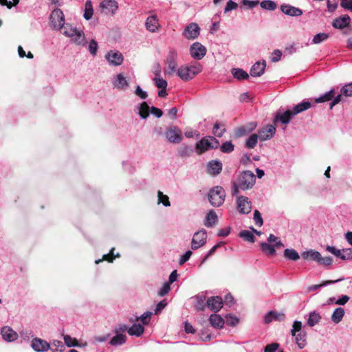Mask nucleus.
<instances>
[{
    "instance_id": "16",
    "label": "nucleus",
    "mask_w": 352,
    "mask_h": 352,
    "mask_svg": "<svg viewBox=\"0 0 352 352\" xmlns=\"http://www.w3.org/2000/svg\"><path fill=\"white\" fill-rule=\"evenodd\" d=\"M100 8L104 10L106 14H115L118 8V3L115 0H102L100 3Z\"/></svg>"
},
{
    "instance_id": "17",
    "label": "nucleus",
    "mask_w": 352,
    "mask_h": 352,
    "mask_svg": "<svg viewBox=\"0 0 352 352\" xmlns=\"http://www.w3.org/2000/svg\"><path fill=\"white\" fill-rule=\"evenodd\" d=\"M206 304L211 311L217 312L222 307L223 300L220 296H212L207 300Z\"/></svg>"
},
{
    "instance_id": "36",
    "label": "nucleus",
    "mask_w": 352,
    "mask_h": 352,
    "mask_svg": "<svg viewBox=\"0 0 352 352\" xmlns=\"http://www.w3.org/2000/svg\"><path fill=\"white\" fill-rule=\"evenodd\" d=\"M144 331V327L140 324H135L128 329V333L131 336H140Z\"/></svg>"
},
{
    "instance_id": "6",
    "label": "nucleus",
    "mask_w": 352,
    "mask_h": 352,
    "mask_svg": "<svg viewBox=\"0 0 352 352\" xmlns=\"http://www.w3.org/2000/svg\"><path fill=\"white\" fill-rule=\"evenodd\" d=\"M207 232L204 229L195 232L191 241V249L195 250L203 247L207 242Z\"/></svg>"
},
{
    "instance_id": "32",
    "label": "nucleus",
    "mask_w": 352,
    "mask_h": 352,
    "mask_svg": "<svg viewBox=\"0 0 352 352\" xmlns=\"http://www.w3.org/2000/svg\"><path fill=\"white\" fill-rule=\"evenodd\" d=\"M295 337V340L296 344L298 346L300 349H303L306 345V337L307 333L304 331H300V333H296V336H293Z\"/></svg>"
},
{
    "instance_id": "42",
    "label": "nucleus",
    "mask_w": 352,
    "mask_h": 352,
    "mask_svg": "<svg viewBox=\"0 0 352 352\" xmlns=\"http://www.w3.org/2000/svg\"><path fill=\"white\" fill-rule=\"evenodd\" d=\"M335 91L331 89L329 91L324 94L322 96L315 99L316 103H320L331 100L334 97Z\"/></svg>"
},
{
    "instance_id": "11",
    "label": "nucleus",
    "mask_w": 352,
    "mask_h": 352,
    "mask_svg": "<svg viewBox=\"0 0 352 352\" xmlns=\"http://www.w3.org/2000/svg\"><path fill=\"white\" fill-rule=\"evenodd\" d=\"M200 28L195 23H191L186 27L183 36L187 39H195L199 35Z\"/></svg>"
},
{
    "instance_id": "2",
    "label": "nucleus",
    "mask_w": 352,
    "mask_h": 352,
    "mask_svg": "<svg viewBox=\"0 0 352 352\" xmlns=\"http://www.w3.org/2000/svg\"><path fill=\"white\" fill-rule=\"evenodd\" d=\"M202 71V66L200 63L190 65L181 66L177 70V75L183 80L188 81L192 79L196 75Z\"/></svg>"
},
{
    "instance_id": "59",
    "label": "nucleus",
    "mask_w": 352,
    "mask_h": 352,
    "mask_svg": "<svg viewBox=\"0 0 352 352\" xmlns=\"http://www.w3.org/2000/svg\"><path fill=\"white\" fill-rule=\"evenodd\" d=\"M153 80L157 87L160 89H166L168 83L166 80H164L162 78L155 77L153 78Z\"/></svg>"
},
{
    "instance_id": "64",
    "label": "nucleus",
    "mask_w": 352,
    "mask_h": 352,
    "mask_svg": "<svg viewBox=\"0 0 352 352\" xmlns=\"http://www.w3.org/2000/svg\"><path fill=\"white\" fill-rule=\"evenodd\" d=\"M333 263V259L331 256H326V257H322L321 255H320V259H319V261H318V264L319 265H325V266H329L332 264Z\"/></svg>"
},
{
    "instance_id": "62",
    "label": "nucleus",
    "mask_w": 352,
    "mask_h": 352,
    "mask_svg": "<svg viewBox=\"0 0 352 352\" xmlns=\"http://www.w3.org/2000/svg\"><path fill=\"white\" fill-rule=\"evenodd\" d=\"M254 221L256 225L258 226H261L263 224V221L261 217L260 212L257 210H255L254 212Z\"/></svg>"
},
{
    "instance_id": "49",
    "label": "nucleus",
    "mask_w": 352,
    "mask_h": 352,
    "mask_svg": "<svg viewBox=\"0 0 352 352\" xmlns=\"http://www.w3.org/2000/svg\"><path fill=\"white\" fill-rule=\"evenodd\" d=\"M260 5L263 9L268 10H274L277 8L276 3L271 0L263 1L262 2H261Z\"/></svg>"
},
{
    "instance_id": "41",
    "label": "nucleus",
    "mask_w": 352,
    "mask_h": 352,
    "mask_svg": "<svg viewBox=\"0 0 352 352\" xmlns=\"http://www.w3.org/2000/svg\"><path fill=\"white\" fill-rule=\"evenodd\" d=\"M232 74L238 80L246 79L248 78V74L242 69L234 68L232 69Z\"/></svg>"
},
{
    "instance_id": "46",
    "label": "nucleus",
    "mask_w": 352,
    "mask_h": 352,
    "mask_svg": "<svg viewBox=\"0 0 352 352\" xmlns=\"http://www.w3.org/2000/svg\"><path fill=\"white\" fill-rule=\"evenodd\" d=\"M225 131H226V128L223 124H221L218 122H216L214 124V125L213 126L212 133L215 136L220 138L223 135V134L225 133Z\"/></svg>"
},
{
    "instance_id": "3",
    "label": "nucleus",
    "mask_w": 352,
    "mask_h": 352,
    "mask_svg": "<svg viewBox=\"0 0 352 352\" xmlns=\"http://www.w3.org/2000/svg\"><path fill=\"white\" fill-rule=\"evenodd\" d=\"M208 197L209 202L212 206L219 207L224 202L226 192L223 187L216 186L209 190Z\"/></svg>"
},
{
    "instance_id": "34",
    "label": "nucleus",
    "mask_w": 352,
    "mask_h": 352,
    "mask_svg": "<svg viewBox=\"0 0 352 352\" xmlns=\"http://www.w3.org/2000/svg\"><path fill=\"white\" fill-rule=\"evenodd\" d=\"M344 316V309L342 307L336 308L331 315V320L335 324H338Z\"/></svg>"
},
{
    "instance_id": "21",
    "label": "nucleus",
    "mask_w": 352,
    "mask_h": 352,
    "mask_svg": "<svg viewBox=\"0 0 352 352\" xmlns=\"http://www.w3.org/2000/svg\"><path fill=\"white\" fill-rule=\"evenodd\" d=\"M145 26L146 30L151 32L158 31L160 23L157 16L152 15L148 16L146 20Z\"/></svg>"
},
{
    "instance_id": "44",
    "label": "nucleus",
    "mask_w": 352,
    "mask_h": 352,
    "mask_svg": "<svg viewBox=\"0 0 352 352\" xmlns=\"http://www.w3.org/2000/svg\"><path fill=\"white\" fill-rule=\"evenodd\" d=\"M284 256L291 261H296L300 258L298 253L294 249H285Z\"/></svg>"
},
{
    "instance_id": "60",
    "label": "nucleus",
    "mask_w": 352,
    "mask_h": 352,
    "mask_svg": "<svg viewBox=\"0 0 352 352\" xmlns=\"http://www.w3.org/2000/svg\"><path fill=\"white\" fill-rule=\"evenodd\" d=\"M302 329V322L300 321H294L292 324V329H291L292 336H296V333H300Z\"/></svg>"
},
{
    "instance_id": "9",
    "label": "nucleus",
    "mask_w": 352,
    "mask_h": 352,
    "mask_svg": "<svg viewBox=\"0 0 352 352\" xmlns=\"http://www.w3.org/2000/svg\"><path fill=\"white\" fill-rule=\"evenodd\" d=\"M237 209L241 214H248L252 210V202L248 197L239 196L236 199Z\"/></svg>"
},
{
    "instance_id": "47",
    "label": "nucleus",
    "mask_w": 352,
    "mask_h": 352,
    "mask_svg": "<svg viewBox=\"0 0 352 352\" xmlns=\"http://www.w3.org/2000/svg\"><path fill=\"white\" fill-rule=\"evenodd\" d=\"M267 243L270 244L274 243L273 245H274L276 249H280L284 246L281 241L272 234H270L267 238Z\"/></svg>"
},
{
    "instance_id": "18",
    "label": "nucleus",
    "mask_w": 352,
    "mask_h": 352,
    "mask_svg": "<svg viewBox=\"0 0 352 352\" xmlns=\"http://www.w3.org/2000/svg\"><path fill=\"white\" fill-rule=\"evenodd\" d=\"M222 170V164L219 160H211L208 163L207 172L212 176L218 175Z\"/></svg>"
},
{
    "instance_id": "19",
    "label": "nucleus",
    "mask_w": 352,
    "mask_h": 352,
    "mask_svg": "<svg viewBox=\"0 0 352 352\" xmlns=\"http://www.w3.org/2000/svg\"><path fill=\"white\" fill-rule=\"evenodd\" d=\"M280 9L285 14L291 16H300L302 14V10L288 4L281 5Z\"/></svg>"
},
{
    "instance_id": "10",
    "label": "nucleus",
    "mask_w": 352,
    "mask_h": 352,
    "mask_svg": "<svg viewBox=\"0 0 352 352\" xmlns=\"http://www.w3.org/2000/svg\"><path fill=\"white\" fill-rule=\"evenodd\" d=\"M191 56L197 60H201L206 54V47L200 43H194L190 47Z\"/></svg>"
},
{
    "instance_id": "50",
    "label": "nucleus",
    "mask_w": 352,
    "mask_h": 352,
    "mask_svg": "<svg viewBox=\"0 0 352 352\" xmlns=\"http://www.w3.org/2000/svg\"><path fill=\"white\" fill-rule=\"evenodd\" d=\"M50 349H51L52 352H63L65 350V345L60 341L54 340Z\"/></svg>"
},
{
    "instance_id": "8",
    "label": "nucleus",
    "mask_w": 352,
    "mask_h": 352,
    "mask_svg": "<svg viewBox=\"0 0 352 352\" xmlns=\"http://www.w3.org/2000/svg\"><path fill=\"white\" fill-rule=\"evenodd\" d=\"M165 136L170 143L178 144L182 140V131L175 126L168 128L165 133Z\"/></svg>"
},
{
    "instance_id": "38",
    "label": "nucleus",
    "mask_w": 352,
    "mask_h": 352,
    "mask_svg": "<svg viewBox=\"0 0 352 352\" xmlns=\"http://www.w3.org/2000/svg\"><path fill=\"white\" fill-rule=\"evenodd\" d=\"M320 315L316 311H312L309 313V318L307 320V324L309 327H312L317 324L320 321Z\"/></svg>"
},
{
    "instance_id": "31",
    "label": "nucleus",
    "mask_w": 352,
    "mask_h": 352,
    "mask_svg": "<svg viewBox=\"0 0 352 352\" xmlns=\"http://www.w3.org/2000/svg\"><path fill=\"white\" fill-rule=\"evenodd\" d=\"M302 256L304 259H310L318 263L319 259H320V253L318 251L311 250L309 251L304 252L302 254Z\"/></svg>"
},
{
    "instance_id": "52",
    "label": "nucleus",
    "mask_w": 352,
    "mask_h": 352,
    "mask_svg": "<svg viewBox=\"0 0 352 352\" xmlns=\"http://www.w3.org/2000/svg\"><path fill=\"white\" fill-rule=\"evenodd\" d=\"M197 304L195 305V309L198 311L204 310L205 308L206 297L204 295H198L196 297Z\"/></svg>"
},
{
    "instance_id": "23",
    "label": "nucleus",
    "mask_w": 352,
    "mask_h": 352,
    "mask_svg": "<svg viewBox=\"0 0 352 352\" xmlns=\"http://www.w3.org/2000/svg\"><path fill=\"white\" fill-rule=\"evenodd\" d=\"M1 333L3 340L8 342H12L18 338L17 333L7 326L1 329Z\"/></svg>"
},
{
    "instance_id": "4",
    "label": "nucleus",
    "mask_w": 352,
    "mask_h": 352,
    "mask_svg": "<svg viewBox=\"0 0 352 352\" xmlns=\"http://www.w3.org/2000/svg\"><path fill=\"white\" fill-rule=\"evenodd\" d=\"M219 146V142L215 138H204L196 144V152L197 154H201L209 149L217 148Z\"/></svg>"
},
{
    "instance_id": "58",
    "label": "nucleus",
    "mask_w": 352,
    "mask_h": 352,
    "mask_svg": "<svg viewBox=\"0 0 352 352\" xmlns=\"http://www.w3.org/2000/svg\"><path fill=\"white\" fill-rule=\"evenodd\" d=\"M341 259L351 260L352 259V248H345L341 250Z\"/></svg>"
},
{
    "instance_id": "39",
    "label": "nucleus",
    "mask_w": 352,
    "mask_h": 352,
    "mask_svg": "<svg viewBox=\"0 0 352 352\" xmlns=\"http://www.w3.org/2000/svg\"><path fill=\"white\" fill-rule=\"evenodd\" d=\"M193 153V148L191 146L183 145L178 149V154L182 157H190Z\"/></svg>"
},
{
    "instance_id": "43",
    "label": "nucleus",
    "mask_w": 352,
    "mask_h": 352,
    "mask_svg": "<svg viewBox=\"0 0 352 352\" xmlns=\"http://www.w3.org/2000/svg\"><path fill=\"white\" fill-rule=\"evenodd\" d=\"M94 13V9L91 1L87 0L85 5V12L83 14L84 18L86 20L91 19Z\"/></svg>"
},
{
    "instance_id": "37",
    "label": "nucleus",
    "mask_w": 352,
    "mask_h": 352,
    "mask_svg": "<svg viewBox=\"0 0 352 352\" xmlns=\"http://www.w3.org/2000/svg\"><path fill=\"white\" fill-rule=\"evenodd\" d=\"M276 247L267 242H263L261 243V250L267 255H274L276 254Z\"/></svg>"
},
{
    "instance_id": "24",
    "label": "nucleus",
    "mask_w": 352,
    "mask_h": 352,
    "mask_svg": "<svg viewBox=\"0 0 352 352\" xmlns=\"http://www.w3.org/2000/svg\"><path fill=\"white\" fill-rule=\"evenodd\" d=\"M256 123H250L247 126H241L234 131V135L236 138L243 137L252 131L256 128Z\"/></svg>"
},
{
    "instance_id": "5",
    "label": "nucleus",
    "mask_w": 352,
    "mask_h": 352,
    "mask_svg": "<svg viewBox=\"0 0 352 352\" xmlns=\"http://www.w3.org/2000/svg\"><path fill=\"white\" fill-rule=\"evenodd\" d=\"M177 52L175 49H170L165 60L166 67L164 69V74L169 76L173 75L177 67Z\"/></svg>"
},
{
    "instance_id": "25",
    "label": "nucleus",
    "mask_w": 352,
    "mask_h": 352,
    "mask_svg": "<svg viewBox=\"0 0 352 352\" xmlns=\"http://www.w3.org/2000/svg\"><path fill=\"white\" fill-rule=\"evenodd\" d=\"M285 316L284 314L270 311L267 312L264 316V322L268 324L272 322L274 320L281 321L285 319Z\"/></svg>"
},
{
    "instance_id": "54",
    "label": "nucleus",
    "mask_w": 352,
    "mask_h": 352,
    "mask_svg": "<svg viewBox=\"0 0 352 352\" xmlns=\"http://www.w3.org/2000/svg\"><path fill=\"white\" fill-rule=\"evenodd\" d=\"M239 236L248 242H254V236L253 233L249 230L241 231Z\"/></svg>"
},
{
    "instance_id": "27",
    "label": "nucleus",
    "mask_w": 352,
    "mask_h": 352,
    "mask_svg": "<svg viewBox=\"0 0 352 352\" xmlns=\"http://www.w3.org/2000/svg\"><path fill=\"white\" fill-rule=\"evenodd\" d=\"M218 221L217 215L214 210H210L206 217L204 225L208 228L214 226Z\"/></svg>"
},
{
    "instance_id": "15",
    "label": "nucleus",
    "mask_w": 352,
    "mask_h": 352,
    "mask_svg": "<svg viewBox=\"0 0 352 352\" xmlns=\"http://www.w3.org/2000/svg\"><path fill=\"white\" fill-rule=\"evenodd\" d=\"M106 59L108 62L114 66L120 65L123 62V56L119 52L110 51L109 52L106 56Z\"/></svg>"
},
{
    "instance_id": "63",
    "label": "nucleus",
    "mask_w": 352,
    "mask_h": 352,
    "mask_svg": "<svg viewBox=\"0 0 352 352\" xmlns=\"http://www.w3.org/2000/svg\"><path fill=\"white\" fill-rule=\"evenodd\" d=\"M97 50L98 43L94 39H92L89 45V52L91 55L95 56L97 53Z\"/></svg>"
},
{
    "instance_id": "13",
    "label": "nucleus",
    "mask_w": 352,
    "mask_h": 352,
    "mask_svg": "<svg viewBox=\"0 0 352 352\" xmlns=\"http://www.w3.org/2000/svg\"><path fill=\"white\" fill-rule=\"evenodd\" d=\"M112 84L114 88L120 90H126L129 87V82L123 74H118L113 79Z\"/></svg>"
},
{
    "instance_id": "61",
    "label": "nucleus",
    "mask_w": 352,
    "mask_h": 352,
    "mask_svg": "<svg viewBox=\"0 0 352 352\" xmlns=\"http://www.w3.org/2000/svg\"><path fill=\"white\" fill-rule=\"evenodd\" d=\"M237 8H238V4L236 2H234L232 0H229L227 2L226 7L224 8V12L228 13L233 10H236Z\"/></svg>"
},
{
    "instance_id": "26",
    "label": "nucleus",
    "mask_w": 352,
    "mask_h": 352,
    "mask_svg": "<svg viewBox=\"0 0 352 352\" xmlns=\"http://www.w3.org/2000/svg\"><path fill=\"white\" fill-rule=\"evenodd\" d=\"M265 65V61L256 63L250 69V75L254 77L261 76L264 73Z\"/></svg>"
},
{
    "instance_id": "7",
    "label": "nucleus",
    "mask_w": 352,
    "mask_h": 352,
    "mask_svg": "<svg viewBox=\"0 0 352 352\" xmlns=\"http://www.w3.org/2000/svg\"><path fill=\"white\" fill-rule=\"evenodd\" d=\"M50 20L54 29H61V27L65 24V16L63 11L58 8L54 10L50 14Z\"/></svg>"
},
{
    "instance_id": "45",
    "label": "nucleus",
    "mask_w": 352,
    "mask_h": 352,
    "mask_svg": "<svg viewBox=\"0 0 352 352\" xmlns=\"http://www.w3.org/2000/svg\"><path fill=\"white\" fill-rule=\"evenodd\" d=\"M259 137L257 134H252L245 142V146L248 148H253L256 146Z\"/></svg>"
},
{
    "instance_id": "53",
    "label": "nucleus",
    "mask_w": 352,
    "mask_h": 352,
    "mask_svg": "<svg viewBox=\"0 0 352 352\" xmlns=\"http://www.w3.org/2000/svg\"><path fill=\"white\" fill-rule=\"evenodd\" d=\"M342 95L346 97L352 96V82L344 85L340 89Z\"/></svg>"
},
{
    "instance_id": "35",
    "label": "nucleus",
    "mask_w": 352,
    "mask_h": 352,
    "mask_svg": "<svg viewBox=\"0 0 352 352\" xmlns=\"http://www.w3.org/2000/svg\"><path fill=\"white\" fill-rule=\"evenodd\" d=\"M126 336L122 333H117L116 336H113L109 344L112 346H120L126 342Z\"/></svg>"
},
{
    "instance_id": "51",
    "label": "nucleus",
    "mask_w": 352,
    "mask_h": 352,
    "mask_svg": "<svg viewBox=\"0 0 352 352\" xmlns=\"http://www.w3.org/2000/svg\"><path fill=\"white\" fill-rule=\"evenodd\" d=\"M329 38V34L327 33H318L316 34L312 40V43L314 44H319Z\"/></svg>"
},
{
    "instance_id": "28",
    "label": "nucleus",
    "mask_w": 352,
    "mask_h": 352,
    "mask_svg": "<svg viewBox=\"0 0 352 352\" xmlns=\"http://www.w3.org/2000/svg\"><path fill=\"white\" fill-rule=\"evenodd\" d=\"M72 41L78 45H85L86 44V38L83 31L77 30L73 36L71 37Z\"/></svg>"
},
{
    "instance_id": "40",
    "label": "nucleus",
    "mask_w": 352,
    "mask_h": 352,
    "mask_svg": "<svg viewBox=\"0 0 352 352\" xmlns=\"http://www.w3.org/2000/svg\"><path fill=\"white\" fill-rule=\"evenodd\" d=\"M58 30L60 31V32L66 36L71 38L77 31V29L72 28L69 24L67 23L65 25L64 24L61 27V29H58Z\"/></svg>"
},
{
    "instance_id": "14",
    "label": "nucleus",
    "mask_w": 352,
    "mask_h": 352,
    "mask_svg": "<svg viewBox=\"0 0 352 352\" xmlns=\"http://www.w3.org/2000/svg\"><path fill=\"white\" fill-rule=\"evenodd\" d=\"M31 346L36 352H45L50 348V345L47 341L38 338L32 339Z\"/></svg>"
},
{
    "instance_id": "12",
    "label": "nucleus",
    "mask_w": 352,
    "mask_h": 352,
    "mask_svg": "<svg viewBox=\"0 0 352 352\" xmlns=\"http://www.w3.org/2000/svg\"><path fill=\"white\" fill-rule=\"evenodd\" d=\"M276 133V126L273 124H268L258 131V136L261 141H265L271 139Z\"/></svg>"
},
{
    "instance_id": "57",
    "label": "nucleus",
    "mask_w": 352,
    "mask_h": 352,
    "mask_svg": "<svg viewBox=\"0 0 352 352\" xmlns=\"http://www.w3.org/2000/svg\"><path fill=\"white\" fill-rule=\"evenodd\" d=\"M234 148V144L230 141L223 143L221 146V151L223 153H231L232 151H233Z\"/></svg>"
},
{
    "instance_id": "20",
    "label": "nucleus",
    "mask_w": 352,
    "mask_h": 352,
    "mask_svg": "<svg viewBox=\"0 0 352 352\" xmlns=\"http://www.w3.org/2000/svg\"><path fill=\"white\" fill-rule=\"evenodd\" d=\"M293 116H294V115H293L292 110L289 109L287 110L284 113L278 112L274 117V122L275 124L280 122L284 124H287L289 123Z\"/></svg>"
},
{
    "instance_id": "33",
    "label": "nucleus",
    "mask_w": 352,
    "mask_h": 352,
    "mask_svg": "<svg viewBox=\"0 0 352 352\" xmlns=\"http://www.w3.org/2000/svg\"><path fill=\"white\" fill-rule=\"evenodd\" d=\"M136 108L138 109V114L141 118L146 119L148 117L150 107L146 102H143Z\"/></svg>"
},
{
    "instance_id": "56",
    "label": "nucleus",
    "mask_w": 352,
    "mask_h": 352,
    "mask_svg": "<svg viewBox=\"0 0 352 352\" xmlns=\"http://www.w3.org/2000/svg\"><path fill=\"white\" fill-rule=\"evenodd\" d=\"M157 197H158V204L162 203L164 206H170V203L168 199V197L167 195H165L162 193L161 191L157 192Z\"/></svg>"
},
{
    "instance_id": "30",
    "label": "nucleus",
    "mask_w": 352,
    "mask_h": 352,
    "mask_svg": "<svg viewBox=\"0 0 352 352\" xmlns=\"http://www.w3.org/2000/svg\"><path fill=\"white\" fill-rule=\"evenodd\" d=\"M311 107V102L309 101H304L296 104L292 110L293 115L296 116L304 111L309 109Z\"/></svg>"
},
{
    "instance_id": "55",
    "label": "nucleus",
    "mask_w": 352,
    "mask_h": 352,
    "mask_svg": "<svg viewBox=\"0 0 352 352\" xmlns=\"http://www.w3.org/2000/svg\"><path fill=\"white\" fill-rule=\"evenodd\" d=\"M65 344L68 347L78 346V340L76 338H72L69 335H65L63 337Z\"/></svg>"
},
{
    "instance_id": "1",
    "label": "nucleus",
    "mask_w": 352,
    "mask_h": 352,
    "mask_svg": "<svg viewBox=\"0 0 352 352\" xmlns=\"http://www.w3.org/2000/svg\"><path fill=\"white\" fill-rule=\"evenodd\" d=\"M256 181L254 174L250 170H244L238 175L237 179L232 183V195H236L239 190H246L252 188Z\"/></svg>"
},
{
    "instance_id": "29",
    "label": "nucleus",
    "mask_w": 352,
    "mask_h": 352,
    "mask_svg": "<svg viewBox=\"0 0 352 352\" xmlns=\"http://www.w3.org/2000/svg\"><path fill=\"white\" fill-rule=\"evenodd\" d=\"M210 324L217 329L222 328L224 325V320L217 314H211L209 318Z\"/></svg>"
},
{
    "instance_id": "22",
    "label": "nucleus",
    "mask_w": 352,
    "mask_h": 352,
    "mask_svg": "<svg viewBox=\"0 0 352 352\" xmlns=\"http://www.w3.org/2000/svg\"><path fill=\"white\" fill-rule=\"evenodd\" d=\"M350 21V16L348 14H344L335 19L332 23V25L336 29H343L349 25Z\"/></svg>"
},
{
    "instance_id": "48",
    "label": "nucleus",
    "mask_w": 352,
    "mask_h": 352,
    "mask_svg": "<svg viewBox=\"0 0 352 352\" xmlns=\"http://www.w3.org/2000/svg\"><path fill=\"white\" fill-rule=\"evenodd\" d=\"M343 280H344V278H339V279L336 280H327V281H324L322 283H321L320 285H313L310 286L308 289H309V292L314 291V290H316V289H318V288H320L321 287H324V286H327L328 285L336 283L342 281Z\"/></svg>"
}]
</instances>
